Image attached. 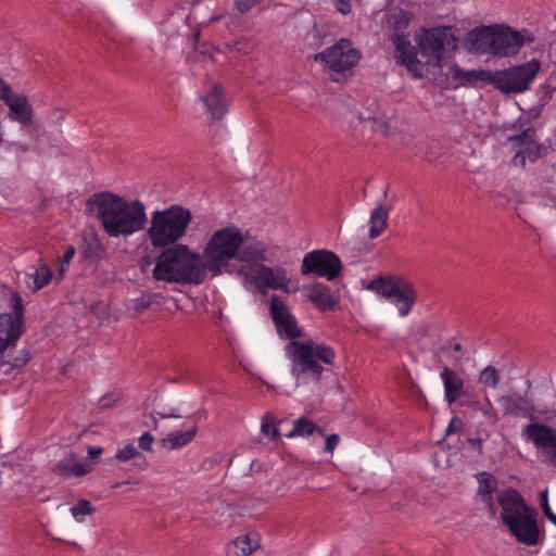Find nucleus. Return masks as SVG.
<instances>
[{
    "label": "nucleus",
    "mask_w": 556,
    "mask_h": 556,
    "mask_svg": "<svg viewBox=\"0 0 556 556\" xmlns=\"http://www.w3.org/2000/svg\"><path fill=\"white\" fill-rule=\"evenodd\" d=\"M266 247L263 242L249 240L236 226L215 230L207 239L201 253L206 271L213 277L228 273L233 261L256 263L265 261Z\"/></svg>",
    "instance_id": "1"
},
{
    "label": "nucleus",
    "mask_w": 556,
    "mask_h": 556,
    "mask_svg": "<svg viewBox=\"0 0 556 556\" xmlns=\"http://www.w3.org/2000/svg\"><path fill=\"white\" fill-rule=\"evenodd\" d=\"M87 203L110 238H127L146 228L148 216L140 200L103 191L94 193Z\"/></svg>",
    "instance_id": "2"
},
{
    "label": "nucleus",
    "mask_w": 556,
    "mask_h": 556,
    "mask_svg": "<svg viewBox=\"0 0 556 556\" xmlns=\"http://www.w3.org/2000/svg\"><path fill=\"white\" fill-rule=\"evenodd\" d=\"M206 274L201 253L181 243L164 249L152 270L153 279L180 285H201Z\"/></svg>",
    "instance_id": "3"
},
{
    "label": "nucleus",
    "mask_w": 556,
    "mask_h": 556,
    "mask_svg": "<svg viewBox=\"0 0 556 556\" xmlns=\"http://www.w3.org/2000/svg\"><path fill=\"white\" fill-rule=\"evenodd\" d=\"M286 353L291 363V376L298 387L317 383L324 371L323 364L332 365L336 357L332 348L311 339L291 341L286 346Z\"/></svg>",
    "instance_id": "4"
},
{
    "label": "nucleus",
    "mask_w": 556,
    "mask_h": 556,
    "mask_svg": "<svg viewBox=\"0 0 556 556\" xmlns=\"http://www.w3.org/2000/svg\"><path fill=\"white\" fill-rule=\"evenodd\" d=\"M497 502L502 508L501 520L510 534L527 546L536 545L540 538L536 511L526 504L521 494L508 488L497 493Z\"/></svg>",
    "instance_id": "5"
},
{
    "label": "nucleus",
    "mask_w": 556,
    "mask_h": 556,
    "mask_svg": "<svg viewBox=\"0 0 556 556\" xmlns=\"http://www.w3.org/2000/svg\"><path fill=\"white\" fill-rule=\"evenodd\" d=\"M192 220L190 210L181 205H172L165 210L152 212L147 237L153 248L167 249L186 235Z\"/></svg>",
    "instance_id": "6"
},
{
    "label": "nucleus",
    "mask_w": 556,
    "mask_h": 556,
    "mask_svg": "<svg viewBox=\"0 0 556 556\" xmlns=\"http://www.w3.org/2000/svg\"><path fill=\"white\" fill-rule=\"evenodd\" d=\"M412 14L404 10H395L387 21L388 27L394 31L392 41L395 47L394 58L404 65L415 78H421L424 75V64L417 59V52L404 29L407 28Z\"/></svg>",
    "instance_id": "7"
},
{
    "label": "nucleus",
    "mask_w": 556,
    "mask_h": 556,
    "mask_svg": "<svg viewBox=\"0 0 556 556\" xmlns=\"http://www.w3.org/2000/svg\"><path fill=\"white\" fill-rule=\"evenodd\" d=\"M540 67V62L533 59L525 64L495 71L492 75V85L503 93L523 92L530 87Z\"/></svg>",
    "instance_id": "8"
},
{
    "label": "nucleus",
    "mask_w": 556,
    "mask_h": 556,
    "mask_svg": "<svg viewBox=\"0 0 556 556\" xmlns=\"http://www.w3.org/2000/svg\"><path fill=\"white\" fill-rule=\"evenodd\" d=\"M456 41L451 27H435L424 30L418 39V46L421 54L428 58V63L441 66L444 51L455 50Z\"/></svg>",
    "instance_id": "9"
},
{
    "label": "nucleus",
    "mask_w": 556,
    "mask_h": 556,
    "mask_svg": "<svg viewBox=\"0 0 556 556\" xmlns=\"http://www.w3.org/2000/svg\"><path fill=\"white\" fill-rule=\"evenodd\" d=\"M12 313L0 315V356L14 344L24 331V306L22 296L15 292L11 295Z\"/></svg>",
    "instance_id": "10"
},
{
    "label": "nucleus",
    "mask_w": 556,
    "mask_h": 556,
    "mask_svg": "<svg viewBox=\"0 0 556 556\" xmlns=\"http://www.w3.org/2000/svg\"><path fill=\"white\" fill-rule=\"evenodd\" d=\"M361 53L352 47L349 39H341L316 55L332 72L343 73L351 70L359 61Z\"/></svg>",
    "instance_id": "11"
},
{
    "label": "nucleus",
    "mask_w": 556,
    "mask_h": 556,
    "mask_svg": "<svg viewBox=\"0 0 556 556\" xmlns=\"http://www.w3.org/2000/svg\"><path fill=\"white\" fill-rule=\"evenodd\" d=\"M534 40L533 34L529 30H513L508 26L495 27L492 54L500 56L514 55L526 42L531 43Z\"/></svg>",
    "instance_id": "12"
},
{
    "label": "nucleus",
    "mask_w": 556,
    "mask_h": 556,
    "mask_svg": "<svg viewBox=\"0 0 556 556\" xmlns=\"http://www.w3.org/2000/svg\"><path fill=\"white\" fill-rule=\"evenodd\" d=\"M301 271L303 275L315 273L318 276L331 280L340 274L341 262L339 257L330 251H312L304 256Z\"/></svg>",
    "instance_id": "13"
},
{
    "label": "nucleus",
    "mask_w": 556,
    "mask_h": 556,
    "mask_svg": "<svg viewBox=\"0 0 556 556\" xmlns=\"http://www.w3.org/2000/svg\"><path fill=\"white\" fill-rule=\"evenodd\" d=\"M523 433L536 447L544 451L551 462L556 463V431L553 428L530 424L525 428Z\"/></svg>",
    "instance_id": "14"
},
{
    "label": "nucleus",
    "mask_w": 556,
    "mask_h": 556,
    "mask_svg": "<svg viewBox=\"0 0 556 556\" xmlns=\"http://www.w3.org/2000/svg\"><path fill=\"white\" fill-rule=\"evenodd\" d=\"M504 416L533 418L535 412L532 400L527 394L508 393L497 397Z\"/></svg>",
    "instance_id": "15"
},
{
    "label": "nucleus",
    "mask_w": 556,
    "mask_h": 556,
    "mask_svg": "<svg viewBox=\"0 0 556 556\" xmlns=\"http://www.w3.org/2000/svg\"><path fill=\"white\" fill-rule=\"evenodd\" d=\"M257 286L266 287L274 290H287L290 279L287 271L279 267L257 266L247 274Z\"/></svg>",
    "instance_id": "16"
},
{
    "label": "nucleus",
    "mask_w": 556,
    "mask_h": 556,
    "mask_svg": "<svg viewBox=\"0 0 556 556\" xmlns=\"http://www.w3.org/2000/svg\"><path fill=\"white\" fill-rule=\"evenodd\" d=\"M535 131L532 128L526 129L521 135L510 137L509 140L522 149L513 157L515 166L525 167L526 160L534 162L540 157V148L534 143Z\"/></svg>",
    "instance_id": "17"
},
{
    "label": "nucleus",
    "mask_w": 556,
    "mask_h": 556,
    "mask_svg": "<svg viewBox=\"0 0 556 556\" xmlns=\"http://www.w3.org/2000/svg\"><path fill=\"white\" fill-rule=\"evenodd\" d=\"M201 100L213 121H220L227 113V99L220 85L212 84L205 93L201 96Z\"/></svg>",
    "instance_id": "18"
},
{
    "label": "nucleus",
    "mask_w": 556,
    "mask_h": 556,
    "mask_svg": "<svg viewBox=\"0 0 556 556\" xmlns=\"http://www.w3.org/2000/svg\"><path fill=\"white\" fill-rule=\"evenodd\" d=\"M493 26H481L476 27L467 34L466 45L469 50L477 53H493V39H494Z\"/></svg>",
    "instance_id": "19"
},
{
    "label": "nucleus",
    "mask_w": 556,
    "mask_h": 556,
    "mask_svg": "<svg viewBox=\"0 0 556 556\" xmlns=\"http://www.w3.org/2000/svg\"><path fill=\"white\" fill-rule=\"evenodd\" d=\"M92 470L88 463L79 462L75 453H68L53 467V472L62 477H81Z\"/></svg>",
    "instance_id": "20"
},
{
    "label": "nucleus",
    "mask_w": 556,
    "mask_h": 556,
    "mask_svg": "<svg viewBox=\"0 0 556 556\" xmlns=\"http://www.w3.org/2000/svg\"><path fill=\"white\" fill-rule=\"evenodd\" d=\"M392 300L397 306L401 316L408 315L416 301V289L414 285L404 278L403 281H400V286Z\"/></svg>",
    "instance_id": "21"
},
{
    "label": "nucleus",
    "mask_w": 556,
    "mask_h": 556,
    "mask_svg": "<svg viewBox=\"0 0 556 556\" xmlns=\"http://www.w3.org/2000/svg\"><path fill=\"white\" fill-rule=\"evenodd\" d=\"M441 379L444 384L445 399L447 403H455L464 393V379L447 366L443 367Z\"/></svg>",
    "instance_id": "22"
},
{
    "label": "nucleus",
    "mask_w": 556,
    "mask_h": 556,
    "mask_svg": "<svg viewBox=\"0 0 556 556\" xmlns=\"http://www.w3.org/2000/svg\"><path fill=\"white\" fill-rule=\"evenodd\" d=\"M478 480V490L477 493L482 500V502L485 503L488 508L494 513L495 510V503L493 501V493L497 490V479L485 471H482L477 475Z\"/></svg>",
    "instance_id": "23"
},
{
    "label": "nucleus",
    "mask_w": 556,
    "mask_h": 556,
    "mask_svg": "<svg viewBox=\"0 0 556 556\" xmlns=\"http://www.w3.org/2000/svg\"><path fill=\"white\" fill-rule=\"evenodd\" d=\"M52 277L53 273L51 268L46 263L41 262L34 273L25 274V283L33 293H36L48 286Z\"/></svg>",
    "instance_id": "24"
},
{
    "label": "nucleus",
    "mask_w": 556,
    "mask_h": 556,
    "mask_svg": "<svg viewBox=\"0 0 556 556\" xmlns=\"http://www.w3.org/2000/svg\"><path fill=\"white\" fill-rule=\"evenodd\" d=\"M198 427L192 426L188 428L186 431H173L169 432L166 437L162 438L159 443L165 450H177L182 446L189 444L197 435Z\"/></svg>",
    "instance_id": "25"
},
{
    "label": "nucleus",
    "mask_w": 556,
    "mask_h": 556,
    "mask_svg": "<svg viewBox=\"0 0 556 556\" xmlns=\"http://www.w3.org/2000/svg\"><path fill=\"white\" fill-rule=\"evenodd\" d=\"M8 106L12 114V118L24 125L30 123L33 116V108L25 94H16V98L10 100Z\"/></svg>",
    "instance_id": "26"
},
{
    "label": "nucleus",
    "mask_w": 556,
    "mask_h": 556,
    "mask_svg": "<svg viewBox=\"0 0 556 556\" xmlns=\"http://www.w3.org/2000/svg\"><path fill=\"white\" fill-rule=\"evenodd\" d=\"M462 405L469 407L472 412H479L490 425H496L500 421L498 410L488 394H484L483 401L470 400L462 403Z\"/></svg>",
    "instance_id": "27"
},
{
    "label": "nucleus",
    "mask_w": 556,
    "mask_h": 556,
    "mask_svg": "<svg viewBox=\"0 0 556 556\" xmlns=\"http://www.w3.org/2000/svg\"><path fill=\"white\" fill-rule=\"evenodd\" d=\"M404 278L395 277V276H383L377 279H374L368 286V290H372L377 292L379 295L386 299H392L395 294L396 289L400 286V281H403Z\"/></svg>",
    "instance_id": "28"
},
{
    "label": "nucleus",
    "mask_w": 556,
    "mask_h": 556,
    "mask_svg": "<svg viewBox=\"0 0 556 556\" xmlns=\"http://www.w3.org/2000/svg\"><path fill=\"white\" fill-rule=\"evenodd\" d=\"M307 298L321 311L332 309L336 305L330 290L320 283H315L307 288Z\"/></svg>",
    "instance_id": "29"
},
{
    "label": "nucleus",
    "mask_w": 556,
    "mask_h": 556,
    "mask_svg": "<svg viewBox=\"0 0 556 556\" xmlns=\"http://www.w3.org/2000/svg\"><path fill=\"white\" fill-rule=\"evenodd\" d=\"M389 218V211L383 204H378L371 212L369 224V237L377 238L386 229Z\"/></svg>",
    "instance_id": "30"
},
{
    "label": "nucleus",
    "mask_w": 556,
    "mask_h": 556,
    "mask_svg": "<svg viewBox=\"0 0 556 556\" xmlns=\"http://www.w3.org/2000/svg\"><path fill=\"white\" fill-rule=\"evenodd\" d=\"M501 372L493 365H488L482 368L477 377V382L483 391L496 390L501 384Z\"/></svg>",
    "instance_id": "31"
},
{
    "label": "nucleus",
    "mask_w": 556,
    "mask_h": 556,
    "mask_svg": "<svg viewBox=\"0 0 556 556\" xmlns=\"http://www.w3.org/2000/svg\"><path fill=\"white\" fill-rule=\"evenodd\" d=\"M278 333L286 339H295L302 337V330L298 327L295 318L290 315L275 324Z\"/></svg>",
    "instance_id": "32"
},
{
    "label": "nucleus",
    "mask_w": 556,
    "mask_h": 556,
    "mask_svg": "<svg viewBox=\"0 0 556 556\" xmlns=\"http://www.w3.org/2000/svg\"><path fill=\"white\" fill-rule=\"evenodd\" d=\"M492 75H493V72H491V71H463L459 68H456L453 74V76L455 78L463 79L467 83H473L477 80H481V81H489L491 84H492Z\"/></svg>",
    "instance_id": "33"
},
{
    "label": "nucleus",
    "mask_w": 556,
    "mask_h": 556,
    "mask_svg": "<svg viewBox=\"0 0 556 556\" xmlns=\"http://www.w3.org/2000/svg\"><path fill=\"white\" fill-rule=\"evenodd\" d=\"M115 457L117 460L123 462V463L129 462V460H135V462H138V465L146 464L144 456L142 455V453L140 451L137 450V447L132 443H129V444L125 445L124 447L119 448L117 451Z\"/></svg>",
    "instance_id": "34"
},
{
    "label": "nucleus",
    "mask_w": 556,
    "mask_h": 556,
    "mask_svg": "<svg viewBox=\"0 0 556 556\" xmlns=\"http://www.w3.org/2000/svg\"><path fill=\"white\" fill-rule=\"evenodd\" d=\"M269 309L275 324L291 315L287 305L277 295L271 296Z\"/></svg>",
    "instance_id": "35"
},
{
    "label": "nucleus",
    "mask_w": 556,
    "mask_h": 556,
    "mask_svg": "<svg viewBox=\"0 0 556 556\" xmlns=\"http://www.w3.org/2000/svg\"><path fill=\"white\" fill-rule=\"evenodd\" d=\"M84 255L86 258H103L105 256V249L101 241L93 237L91 238L84 249Z\"/></svg>",
    "instance_id": "36"
},
{
    "label": "nucleus",
    "mask_w": 556,
    "mask_h": 556,
    "mask_svg": "<svg viewBox=\"0 0 556 556\" xmlns=\"http://www.w3.org/2000/svg\"><path fill=\"white\" fill-rule=\"evenodd\" d=\"M316 430V425L306 419V418H299L294 421L293 429L289 432L288 437H296V435H309Z\"/></svg>",
    "instance_id": "37"
},
{
    "label": "nucleus",
    "mask_w": 556,
    "mask_h": 556,
    "mask_svg": "<svg viewBox=\"0 0 556 556\" xmlns=\"http://www.w3.org/2000/svg\"><path fill=\"white\" fill-rule=\"evenodd\" d=\"M261 432L274 440L280 435L279 429L275 425V417L271 414H265L261 420Z\"/></svg>",
    "instance_id": "38"
},
{
    "label": "nucleus",
    "mask_w": 556,
    "mask_h": 556,
    "mask_svg": "<svg viewBox=\"0 0 556 556\" xmlns=\"http://www.w3.org/2000/svg\"><path fill=\"white\" fill-rule=\"evenodd\" d=\"M94 508L91 502L79 500L76 505L71 508L72 516L78 521H84L85 516L93 514Z\"/></svg>",
    "instance_id": "39"
},
{
    "label": "nucleus",
    "mask_w": 556,
    "mask_h": 556,
    "mask_svg": "<svg viewBox=\"0 0 556 556\" xmlns=\"http://www.w3.org/2000/svg\"><path fill=\"white\" fill-rule=\"evenodd\" d=\"M359 117L363 121L372 122V128L376 131H380L382 134H387L388 130H389V123H388L387 118L383 115H381V114H378V115H366L364 113H361Z\"/></svg>",
    "instance_id": "40"
},
{
    "label": "nucleus",
    "mask_w": 556,
    "mask_h": 556,
    "mask_svg": "<svg viewBox=\"0 0 556 556\" xmlns=\"http://www.w3.org/2000/svg\"><path fill=\"white\" fill-rule=\"evenodd\" d=\"M150 418L152 419V429L156 430L159 427L157 418L161 419H167V418H181V415L177 412V409H156L153 413L150 414Z\"/></svg>",
    "instance_id": "41"
},
{
    "label": "nucleus",
    "mask_w": 556,
    "mask_h": 556,
    "mask_svg": "<svg viewBox=\"0 0 556 556\" xmlns=\"http://www.w3.org/2000/svg\"><path fill=\"white\" fill-rule=\"evenodd\" d=\"M235 545L240 549L242 556H249L256 547L257 542L252 541L249 534L239 536L235 541Z\"/></svg>",
    "instance_id": "42"
},
{
    "label": "nucleus",
    "mask_w": 556,
    "mask_h": 556,
    "mask_svg": "<svg viewBox=\"0 0 556 556\" xmlns=\"http://www.w3.org/2000/svg\"><path fill=\"white\" fill-rule=\"evenodd\" d=\"M75 248L73 245H67L65 253L63 257L59 258L60 261V268L58 273V278L62 279L64 274L68 270L70 263L72 262L74 255H75Z\"/></svg>",
    "instance_id": "43"
},
{
    "label": "nucleus",
    "mask_w": 556,
    "mask_h": 556,
    "mask_svg": "<svg viewBox=\"0 0 556 556\" xmlns=\"http://www.w3.org/2000/svg\"><path fill=\"white\" fill-rule=\"evenodd\" d=\"M264 0H235L233 1V8L237 10L240 14H247L250 12L254 7L262 3Z\"/></svg>",
    "instance_id": "44"
},
{
    "label": "nucleus",
    "mask_w": 556,
    "mask_h": 556,
    "mask_svg": "<svg viewBox=\"0 0 556 556\" xmlns=\"http://www.w3.org/2000/svg\"><path fill=\"white\" fill-rule=\"evenodd\" d=\"M540 504H541V508H542L544 515L546 516V518L556 526V515L552 511V509L548 505L547 490H545L544 492L541 493Z\"/></svg>",
    "instance_id": "45"
},
{
    "label": "nucleus",
    "mask_w": 556,
    "mask_h": 556,
    "mask_svg": "<svg viewBox=\"0 0 556 556\" xmlns=\"http://www.w3.org/2000/svg\"><path fill=\"white\" fill-rule=\"evenodd\" d=\"M154 442V438L153 435L150 433V432H144L140 438H139V447L142 450V451H146V452H151L152 451V444Z\"/></svg>",
    "instance_id": "46"
},
{
    "label": "nucleus",
    "mask_w": 556,
    "mask_h": 556,
    "mask_svg": "<svg viewBox=\"0 0 556 556\" xmlns=\"http://www.w3.org/2000/svg\"><path fill=\"white\" fill-rule=\"evenodd\" d=\"M152 304V296L151 295H142L141 298L137 299L135 301V311L140 313L150 307Z\"/></svg>",
    "instance_id": "47"
},
{
    "label": "nucleus",
    "mask_w": 556,
    "mask_h": 556,
    "mask_svg": "<svg viewBox=\"0 0 556 556\" xmlns=\"http://www.w3.org/2000/svg\"><path fill=\"white\" fill-rule=\"evenodd\" d=\"M16 98V94H14L8 84H2L1 91H0V99L4 101L7 104L10 103V100Z\"/></svg>",
    "instance_id": "48"
},
{
    "label": "nucleus",
    "mask_w": 556,
    "mask_h": 556,
    "mask_svg": "<svg viewBox=\"0 0 556 556\" xmlns=\"http://www.w3.org/2000/svg\"><path fill=\"white\" fill-rule=\"evenodd\" d=\"M339 435L338 434H330L327 437L326 439V447H325V451L327 453H332L336 448V446L338 445L339 443Z\"/></svg>",
    "instance_id": "49"
},
{
    "label": "nucleus",
    "mask_w": 556,
    "mask_h": 556,
    "mask_svg": "<svg viewBox=\"0 0 556 556\" xmlns=\"http://www.w3.org/2000/svg\"><path fill=\"white\" fill-rule=\"evenodd\" d=\"M336 9L342 13L348 14L351 12V3L349 0H333Z\"/></svg>",
    "instance_id": "50"
},
{
    "label": "nucleus",
    "mask_w": 556,
    "mask_h": 556,
    "mask_svg": "<svg viewBox=\"0 0 556 556\" xmlns=\"http://www.w3.org/2000/svg\"><path fill=\"white\" fill-rule=\"evenodd\" d=\"M434 148V144H428L426 150L422 152V157L427 161V162H435L439 157V154L433 152Z\"/></svg>",
    "instance_id": "51"
},
{
    "label": "nucleus",
    "mask_w": 556,
    "mask_h": 556,
    "mask_svg": "<svg viewBox=\"0 0 556 556\" xmlns=\"http://www.w3.org/2000/svg\"><path fill=\"white\" fill-rule=\"evenodd\" d=\"M103 450L100 446H89L87 450L88 455L90 458H96L102 454Z\"/></svg>",
    "instance_id": "52"
},
{
    "label": "nucleus",
    "mask_w": 556,
    "mask_h": 556,
    "mask_svg": "<svg viewBox=\"0 0 556 556\" xmlns=\"http://www.w3.org/2000/svg\"><path fill=\"white\" fill-rule=\"evenodd\" d=\"M28 361H29L28 353H23L22 357H16L14 359L13 366L21 367V366L25 365Z\"/></svg>",
    "instance_id": "53"
},
{
    "label": "nucleus",
    "mask_w": 556,
    "mask_h": 556,
    "mask_svg": "<svg viewBox=\"0 0 556 556\" xmlns=\"http://www.w3.org/2000/svg\"><path fill=\"white\" fill-rule=\"evenodd\" d=\"M468 442L473 445V446H478L479 447V452L481 453V443H482V439H469Z\"/></svg>",
    "instance_id": "54"
},
{
    "label": "nucleus",
    "mask_w": 556,
    "mask_h": 556,
    "mask_svg": "<svg viewBox=\"0 0 556 556\" xmlns=\"http://www.w3.org/2000/svg\"><path fill=\"white\" fill-rule=\"evenodd\" d=\"M455 422H459V421H458L457 419H453V420L451 421V424L448 425L447 429H446V432H447V433H451V432L453 431V429H454V424H455Z\"/></svg>",
    "instance_id": "55"
},
{
    "label": "nucleus",
    "mask_w": 556,
    "mask_h": 556,
    "mask_svg": "<svg viewBox=\"0 0 556 556\" xmlns=\"http://www.w3.org/2000/svg\"><path fill=\"white\" fill-rule=\"evenodd\" d=\"M462 349H463V346H462V344H460V343H456V344L454 345V350H455L456 352H460V351H462Z\"/></svg>",
    "instance_id": "56"
}]
</instances>
